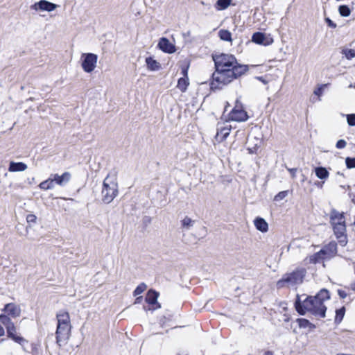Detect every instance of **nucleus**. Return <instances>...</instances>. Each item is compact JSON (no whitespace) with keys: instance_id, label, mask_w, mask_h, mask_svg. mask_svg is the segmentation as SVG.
<instances>
[{"instance_id":"f257e3e1","label":"nucleus","mask_w":355,"mask_h":355,"mask_svg":"<svg viewBox=\"0 0 355 355\" xmlns=\"http://www.w3.org/2000/svg\"><path fill=\"white\" fill-rule=\"evenodd\" d=\"M216 71L212 75L211 88L220 89L243 74L246 65L239 64L236 58L230 54L213 55Z\"/></svg>"},{"instance_id":"f03ea898","label":"nucleus","mask_w":355,"mask_h":355,"mask_svg":"<svg viewBox=\"0 0 355 355\" xmlns=\"http://www.w3.org/2000/svg\"><path fill=\"white\" fill-rule=\"evenodd\" d=\"M330 295L327 289H321L319 293L314 297L309 296L302 303H301L300 297L295 302V308L297 311L304 315L306 312L315 315L318 318H324L327 307L324 302L329 300Z\"/></svg>"},{"instance_id":"7ed1b4c3","label":"nucleus","mask_w":355,"mask_h":355,"mask_svg":"<svg viewBox=\"0 0 355 355\" xmlns=\"http://www.w3.org/2000/svg\"><path fill=\"white\" fill-rule=\"evenodd\" d=\"M306 270L303 268H297L294 271L286 273L282 278L277 282V286L279 288L283 287H293L301 284L306 276Z\"/></svg>"},{"instance_id":"20e7f679","label":"nucleus","mask_w":355,"mask_h":355,"mask_svg":"<svg viewBox=\"0 0 355 355\" xmlns=\"http://www.w3.org/2000/svg\"><path fill=\"white\" fill-rule=\"evenodd\" d=\"M118 194V184L116 178L109 175L105 178L103 184L102 200L105 203H110Z\"/></svg>"},{"instance_id":"39448f33","label":"nucleus","mask_w":355,"mask_h":355,"mask_svg":"<svg viewBox=\"0 0 355 355\" xmlns=\"http://www.w3.org/2000/svg\"><path fill=\"white\" fill-rule=\"evenodd\" d=\"M83 58L82 62V67L87 73L92 72L96 67L98 56L92 53H83L82 55Z\"/></svg>"},{"instance_id":"423d86ee","label":"nucleus","mask_w":355,"mask_h":355,"mask_svg":"<svg viewBox=\"0 0 355 355\" xmlns=\"http://www.w3.org/2000/svg\"><path fill=\"white\" fill-rule=\"evenodd\" d=\"M71 324H58L56 329V341L60 346L65 343L70 336Z\"/></svg>"},{"instance_id":"0eeeda50","label":"nucleus","mask_w":355,"mask_h":355,"mask_svg":"<svg viewBox=\"0 0 355 355\" xmlns=\"http://www.w3.org/2000/svg\"><path fill=\"white\" fill-rule=\"evenodd\" d=\"M58 5L51 3L47 0H40L37 2H35L33 5L31 6V9L33 10L36 12L37 11H46V12H52L55 10Z\"/></svg>"},{"instance_id":"6e6552de","label":"nucleus","mask_w":355,"mask_h":355,"mask_svg":"<svg viewBox=\"0 0 355 355\" xmlns=\"http://www.w3.org/2000/svg\"><path fill=\"white\" fill-rule=\"evenodd\" d=\"M334 234L338 241V243L342 246H345L347 243V238L346 235V225L345 223L342 224H338L332 226Z\"/></svg>"},{"instance_id":"1a4fd4ad","label":"nucleus","mask_w":355,"mask_h":355,"mask_svg":"<svg viewBox=\"0 0 355 355\" xmlns=\"http://www.w3.org/2000/svg\"><path fill=\"white\" fill-rule=\"evenodd\" d=\"M230 118L235 121H245L248 119V116L244 110L236 105L230 112Z\"/></svg>"},{"instance_id":"9d476101","label":"nucleus","mask_w":355,"mask_h":355,"mask_svg":"<svg viewBox=\"0 0 355 355\" xmlns=\"http://www.w3.org/2000/svg\"><path fill=\"white\" fill-rule=\"evenodd\" d=\"M252 41L256 44L268 46L273 42L272 37L266 36L261 32L254 33L252 37Z\"/></svg>"},{"instance_id":"9b49d317","label":"nucleus","mask_w":355,"mask_h":355,"mask_svg":"<svg viewBox=\"0 0 355 355\" xmlns=\"http://www.w3.org/2000/svg\"><path fill=\"white\" fill-rule=\"evenodd\" d=\"M230 130L231 126L227 124H225L224 125L218 124L217 133L215 137V139L218 142L223 141L230 135Z\"/></svg>"},{"instance_id":"f8f14e48","label":"nucleus","mask_w":355,"mask_h":355,"mask_svg":"<svg viewBox=\"0 0 355 355\" xmlns=\"http://www.w3.org/2000/svg\"><path fill=\"white\" fill-rule=\"evenodd\" d=\"M321 251L327 259H330L335 257L337 253V244L335 241H331L325 245Z\"/></svg>"},{"instance_id":"ddd939ff","label":"nucleus","mask_w":355,"mask_h":355,"mask_svg":"<svg viewBox=\"0 0 355 355\" xmlns=\"http://www.w3.org/2000/svg\"><path fill=\"white\" fill-rule=\"evenodd\" d=\"M8 337L12 339L15 342L23 345V343H26L27 341L21 336L17 335L16 334V327L14 324L8 326L6 328Z\"/></svg>"},{"instance_id":"4468645a","label":"nucleus","mask_w":355,"mask_h":355,"mask_svg":"<svg viewBox=\"0 0 355 355\" xmlns=\"http://www.w3.org/2000/svg\"><path fill=\"white\" fill-rule=\"evenodd\" d=\"M158 47L164 52L173 53L175 51V46L166 37H162L158 43Z\"/></svg>"},{"instance_id":"2eb2a0df","label":"nucleus","mask_w":355,"mask_h":355,"mask_svg":"<svg viewBox=\"0 0 355 355\" xmlns=\"http://www.w3.org/2000/svg\"><path fill=\"white\" fill-rule=\"evenodd\" d=\"M3 311L14 318H18L21 315V309L19 306L14 303H8L6 304Z\"/></svg>"},{"instance_id":"dca6fc26","label":"nucleus","mask_w":355,"mask_h":355,"mask_svg":"<svg viewBox=\"0 0 355 355\" xmlns=\"http://www.w3.org/2000/svg\"><path fill=\"white\" fill-rule=\"evenodd\" d=\"M330 223L332 226L336 225L338 223L342 224L345 223V219L343 213H340L337 210L333 209L329 214Z\"/></svg>"},{"instance_id":"f3484780","label":"nucleus","mask_w":355,"mask_h":355,"mask_svg":"<svg viewBox=\"0 0 355 355\" xmlns=\"http://www.w3.org/2000/svg\"><path fill=\"white\" fill-rule=\"evenodd\" d=\"M55 185L58 184L60 186H64L69 182L71 179V174L69 172H64L62 175H59L58 174L51 175Z\"/></svg>"},{"instance_id":"a211bd4d","label":"nucleus","mask_w":355,"mask_h":355,"mask_svg":"<svg viewBox=\"0 0 355 355\" xmlns=\"http://www.w3.org/2000/svg\"><path fill=\"white\" fill-rule=\"evenodd\" d=\"M159 297V293L154 290H150L148 291L146 302L150 305H156L155 307H153V309H159L161 307L160 304L157 302V298Z\"/></svg>"},{"instance_id":"6ab92c4d","label":"nucleus","mask_w":355,"mask_h":355,"mask_svg":"<svg viewBox=\"0 0 355 355\" xmlns=\"http://www.w3.org/2000/svg\"><path fill=\"white\" fill-rule=\"evenodd\" d=\"M27 165L24 162H10L8 167L10 172H21L27 169Z\"/></svg>"},{"instance_id":"aec40b11","label":"nucleus","mask_w":355,"mask_h":355,"mask_svg":"<svg viewBox=\"0 0 355 355\" xmlns=\"http://www.w3.org/2000/svg\"><path fill=\"white\" fill-rule=\"evenodd\" d=\"M256 228L261 232H266L268 230V225L262 218H257L254 221Z\"/></svg>"},{"instance_id":"412c9836","label":"nucleus","mask_w":355,"mask_h":355,"mask_svg":"<svg viewBox=\"0 0 355 355\" xmlns=\"http://www.w3.org/2000/svg\"><path fill=\"white\" fill-rule=\"evenodd\" d=\"M146 63L147 68L150 71H157L161 68L159 62L153 59L152 57H148L146 58Z\"/></svg>"},{"instance_id":"4be33fe9","label":"nucleus","mask_w":355,"mask_h":355,"mask_svg":"<svg viewBox=\"0 0 355 355\" xmlns=\"http://www.w3.org/2000/svg\"><path fill=\"white\" fill-rule=\"evenodd\" d=\"M58 324H70L69 315L66 311H60L56 315Z\"/></svg>"},{"instance_id":"5701e85b","label":"nucleus","mask_w":355,"mask_h":355,"mask_svg":"<svg viewBox=\"0 0 355 355\" xmlns=\"http://www.w3.org/2000/svg\"><path fill=\"white\" fill-rule=\"evenodd\" d=\"M39 187L42 190L53 189L55 187V183L51 178V176L50 175V177L47 180L42 182L39 184Z\"/></svg>"},{"instance_id":"b1692460","label":"nucleus","mask_w":355,"mask_h":355,"mask_svg":"<svg viewBox=\"0 0 355 355\" xmlns=\"http://www.w3.org/2000/svg\"><path fill=\"white\" fill-rule=\"evenodd\" d=\"M315 175L321 180L327 179L329 173L324 167H317L315 169Z\"/></svg>"},{"instance_id":"393cba45","label":"nucleus","mask_w":355,"mask_h":355,"mask_svg":"<svg viewBox=\"0 0 355 355\" xmlns=\"http://www.w3.org/2000/svg\"><path fill=\"white\" fill-rule=\"evenodd\" d=\"M189 85V78L188 77H182L178 80L177 87L182 92H185Z\"/></svg>"},{"instance_id":"a878e982","label":"nucleus","mask_w":355,"mask_h":355,"mask_svg":"<svg viewBox=\"0 0 355 355\" xmlns=\"http://www.w3.org/2000/svg\"><path fill=\"white\" fill-rule=\"evenodd\" d=\"M326 259L327 258L323 255L321 250L310 257V261L313 263H320Z\"/></svg>"},{"instance_id":"bb28decb","label":"nucleus","mask_w":355,"mask_h":355,"mask_svg":"<svg viewBox=\"0 0 355 355\" xmlns=\"http://www.w3.org/2000/svg\"><path fill=\"white\" fill-rule=\"evenodd\" d=\"M218 35L222 40L232 42V33L227 30H220L218 32Z\"/></svg>"},{"instance_id":"cd10ccee","label":"nucleus","mask_w":355,"mask_h":355,"mask_svg":"<svg viewBox=\"0 0 355 355\" xmlns=\"http://www.w3.org/2000/svg\"><path fill=\"white\" fill-rule=\"evenodd\" d=\"M194 223L195 221L188 216H185L181 221L182 227L185 230H189Z\"/></svg>"},{"instance_id":"c85d7f7f","label":"nucleus","mask_w":355,"mask_h":355,"mask_svg":"<svg viewBox=\"0 0 355 355\" xmlns=\"http://www.w3.org/2000/svg\"><path fill=\"white\" fill-rule=\"evenodd\" d=\"M232 0H218L216 4L217 10H225L231 3Z\"/></svg>"},{"instance_id":"c756f323","label":"nucleus","mask_w":355,"mask_h":355,"mask_svg":"<svg viewBox=\"0 0 355 355\" xmlns=\"http://www.w3.org/2000/svg\"><path fill=\"white\" fill-rule=\"evenodd\" d=\"M341 53L349 60L355 58V50L354 49L344 48L342 49Z\"/></svg>"},{"instance_id":"7c9ffc66","label":"nucleus","mask_w":355,"mask_h":355,"mask_svg":"<svg viewBox=\"0 0 355 355\" xmlns=\"http://www.w3.org/2000/svg\"><path fill=\"white\" fill-rule=\"evenodd\" d=\"M338 11L342 17H348L351 13L349 8L346 5L340 6L338 8Z\"/></svg>"},{"instance_id":"2f4dec72","label":"nucleus","mask_w":355,"mask_h":355,"mask_svg":"<svg viewBox=\"0 0 355 355\" xmlns=\"http://www.w3.org/2000/svg\"><path fill=\"white\" fill-rule=\"evenodd\" d=\"M345 308L343 307L340 309L336 310V318H335V322H340L344 317L345 315Z\"/></svg>"},{"instance_id":"473e14b6","label":"nucleus","mask_w":355,"mask_h":355,"mask_svg":"<svg viewBox=\"0 0 355 355\" xmlns=\"http://www.w3.org/2000/svg\"><path fill=\"white\" fill-rule=\"evenodd\" d=\"M0 321L5 326L6 328L8 326H10V325L14 324L12 322V320H10V318L8 315H4V314L0 315Z\"/></svg>"},{"instance_id":"72a5a7b5","label":"nucleus","mask_w":355,"mask_h":355,"mask_svg":"<svg viewBox=\"0 0 355 355\" xmlns=\"http://www.w3.org/2000/svg\"><path fill=\"white\" fill-rule=\"evenodd\" d=\"M147 286L144 283L140 284L133 292L135 296L141 294L146 289Z\"/></svg>"},{"instance_id":"f704fd0d","label":"nucleus","mask_w":355,"mask_h":355,"mask_svg":"<svg viewBox=\"0 0 355 355\" xmlns=\"http://www.w3.org/2000/svg\"><path fill=\"white\" fill-rule=\"evenodd\" d=\"M288 191H280L275 196L274 200L280 201V200H283L284 198H285L288 196Z\"/></svg>"},{"instance_id":"c9c22d12","label":"nucleus","mask_w":355,"mask_h":355,"mask_svg":"<svg viewBox=\"0 0 355 355\" xmlns=\"http://www.w3.org/2000/svg\"><path fill=\"white\" fill-rule=\"evenodd\" d=\"M345 164L347 168H355V157H347L345 159Z\"/></svg>"},{"instance_id":"e433bc0d","label":"nucleus","mask_w":355,"mask_h":355,"mask_svg":"<svg viewBox=\"0 0 355 355\" xmlns=\"http://www.w3.org/2000/svg\"><path fill=\"white\" fill-rule=\"evenodd\" d=\"M347 123L350 126L355 125V114H350L347 115Z\"/></svg>"},{"instance_id":"4c0bfd02","label":"nucleus","mask_w":355,"mask_h":355,"mask_svg":"<svg viewBox=\"0 0 355 355\" xmlns=\"http://www.w3.org/2000/svg\"><path fill=\"white\" fill-rule=\"evenodd\" d=\"M347 146V142L344 139H340L337 141L336 146L338 149H343Z\"/></svg>"},{"instance_id":"58836bf2","label":"nucleus","mask_w":355,"mask_h":355,"mask_svg":"<svg viewBox=\"0 0 355 355\" xmlns=\"http://www.w3.org/2000/svg\"><path fill=\"white\" fill-rule=\"evenodd\" d=\"M36 219H37V217L34 214H28L26 216V221L29 224L35 223L36 222Z\"/></svg>"},{"instance_id":"ea45409f","label":"nucleus","mask_w":355,"mask_h":355,"mask_svg":"<svg viewBox=\"0 0 355 355\" xmlns=\"http://www.w3.org/2000/svg\"><path fill=\"white\" fill-rule=\"evenodd\" d=\"M325 21L327 22L328 26L333 28H335L336 27V24L333 21H331L329 18L326 17Z\"/></svg>"},{"instance_id":"a19ab883","label":"nucleus","mask_w":355,"mask_h":355,"mask_svg":"<svg viewBox=\"0 0 355 355\" xmlns=\"http://www.w3.org/2000/svg\"><path fill=\"white\" fill-rule=\"evenodd\" d=\"M308 324H309V322L306 319H301L300 320V326L301 327H306Z\"/></svg>"},{"instance_id":"79ce46f5","label":"nucleus","mask_w":355,"mask_h":355,"mask_svg":"<svg viewBox=\"0 0 355 355\" xmlns=\"http://www.w3.org/2000/svg\"><path fill=\"white\" fill-rule=\"evenodd\" d=\"M324 85L320 87H318V89H316L315 91H314V94L315 95H318V96H320L322 94V89H323V87H324Z\"/></svg>"},{"instance_id":"37998d69","label":"nucleus","mask_w":355,"mask_h":355,"mask_svg":"<svg viewBox=\"0 0 355 355\" xmlns=\"http://www.w3.org/2000/svg\"><path fill=\"white\" fill-rule=\"evenodd\" d=\"M338 294L340 296V297L342 298V299L345 298L347 297V295L346 292L344 291H342V290H338Z\"/></svg>"},{"instance_id":"c03bdc74","label":"nucleus","mask_w":355,"mask_h":355,"mask_svg":"<svg viewBox=\"0 0 355 355\" xmlns=\"http://www.w3.org/2000/svg\"><path fill=\"white\" fill-rule=\"evenodd\" d=\"M287 169L290 172V173L291 175V177L293 178H295V176H296L297 168H288Z\"/></svg>"},{"instance_id":"a18cd8bd","label":"nucleus","mask_w":355,"mask_h":355,"mask_svg":"<svg viewBox=\"0 0 355 355\" xmlns=\"http://www.w3.org/2000/svg\"><path fill=\"white\" fill-rule=\"evenodd\" d=\"M182 73L183 77H188V69L186 67L182 68Z\"/></svg>"},{"instance_id":"49530a36","label":"nucleus","mask_w":355,"mask_h":355,"mask_svg":"<svg viewBox=\"0 0 355 355\" xmlns=\"http://www.w3.org/2000/svg\"><path fill=\"white\" fill-rule=\"evenodd\" d=\"M142 300V297H137L136 299H135V304H139L141 302Z\"/></svg>"},{"instance_id":"de8ad7c7","label":"nucleus","mask_w":355,"mask_h":355,"mask_svg":"<svg viewBox=\"0 0 355 355\" xmlns=\"http://www.w3.org/2000/svg\"><path fill=\"white\" fill-rule=\"evenodd\" d=\"M5 334V331H4V329L3 328L1 327V325L0 324V336H3Z\"/></svg>"},{"instance_id":"09e8293b","label":"nucleus","mask_w":355,"mask_h":355,"mask_svg":"<svg viewBox=\"0 0 355 355\" xmlns=\"http://www.w3.org/2000/svg\"><path fill=\"white\" fill-rule=\"evenodd\" d=\"M263 355H273V353L270 351H267Z\"/></svg>"},{"instance_id":"8fccbe9b","label":"nucleus","mask_w":355,"mask_h":355,"mask_svg":"<svg viewBox=\"0 0 355 355\" xmlns=\"http://www.w3.org/2000/svg\"><path fill=\"white\" fill-rule=\"evenodd\" d=\"M354 87H355V86Z\"/></svg>"}]
</instances>
